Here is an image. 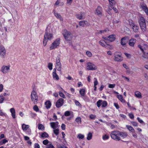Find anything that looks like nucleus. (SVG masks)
I'll return each mask as SVG.
<instances>
[{
	"instance_id": "obj_44",
	"label": "nucleus",
	"mask_w": 148,
	"mask_h": 148,
	"mask_svg": "<svg viewBox=\"0 0 148 148\" xmlns=\"http://www.w3.org/2000/svg\"><path fill=\"white\" fill-rule=\"evenodd\" d=\"M50 142L47 139L43 141L42 143L44 145H46L49 144Z\"/></svg>"
},
{
	"instance_id": "obj_61",
	"label": "nucleus",
	"mask_w": 148,
	"mask_h": 148,
	"mask_svg": "<svg viewBox=\"0 0 148 148\" xmlns=\"http://www.w3.org/2000/svg\"><path fill=\"white\" fill-rule=\"evenodd\" d=\"M124 54L128 58H130L131 57V55L130 54H128L126 53H125Z\"/></svg>"
},
{
	"instance_id": "obj_3",
	"label": "nucleus",
	"mask_w": 148,
	"mask_h": 148,
	"mask_svg": "<svg viewBox=\"0 0 148 148\" xmlns=\"http://www.w3.org/2000/svg\"><path fill=\"white\" fill-rule=\"evenodd\" d=\"M138 23L142 31H145L146 29V24L145 19L142 16L140 17L138 19Z\"/></svg>"
},
{
	"instance_id": "obj_13",
	"label": "nucleus",
	"mask_w": 148,
	"mask_h": 148,
	"mask_svg": "<svg viewBox=\"0 0 148 148\" xmlns=\"http://www.w3.org/2000/svg\"><path fill=\"white\" fill-rule=\"evenodd\" d=\"M128 40V38L127 36H125L122 38L121 40V44L123 46L125 45Z\"/></svg>"
},
{
	"instance_id": "obj_42",
	"label": "nucleus",
	"mask_w": 148,
	"mask_h": 148,
	"mask_svg": "<svg viewBox=\"0 0 148 148\" xmlns=\"http://www.w3.org/2000/svg\"><path fill=\"white\" fill-rule=\"evenodd\" d=\"M129 24L130 26L132 27V26L134 25L135 24L134 22L131 19H129L128 20Z\"/></svg>"
},
{
	"instance_id": "obj_34",
	"label": "nucleus",
	"mask_w": 148,
	"mask_h": 148,
	"mask_svg": "<svg viewBox=\"0 0 148 148\" xmlns=\"http://www.w3.org/2000/svg\"><path fill=\"white\" fill-rule=\"evenodd\" d=\"M77 137L79 140L82 139L84 137V135L82 134H77Z\"/></svg>"
},
{
	"instance_id": "obj_38",
	"label": "nucleus",
	"mask_w": 148,
	"mask_h": 148,
	"mask_svg": "<svg viewBox=\"0 0 148 148\" xmlns=\"http://www.w3.org/2000/svg\"><path fill=\"white\" fill-rule=\"evenodd\" d=\"M106 43L105 41L103 40H101L99 42L100 45L103 47H105L106 46Z\"/></svg>"
},
{
	"instance_id": "obj_25",
	"label": "nucleus",
	"mask_w": 148,
	"mask_h": 148,
	"mask_svg": "<svg viewBox=\"0 0 148 148\" xmlns=\"http://www.w3.org/2000/svg\"><path fill=\"white\" fill-rule=\"evenodd\" d=\"M88 24V22L86 21H82L79 22V25L82 27H84L85 25H87Z\"/></svg>"
},
{
	"instance_id": "obj_64",
	"label": "nucleus",
	"mask_w": 148,
	"mask_h": 148,
	"mask_svg": "<svg viewBox=\"0 0 148 148\" xmlns=\"http://www.w3.org/2000/svg\"><path fill=\"white\" fill-rule=\"evenodd\" d=\"M3 89V86L2 84H0V92H2Z\"/></svg>"
},
{
	"instance_id": "obj_31",
	"label": "nucleus",
	"mask_w": 148,
	"mask_h": 148,
	"mask_svg": "<svg viewBox=\"0 0 148 148\" xmlns=\"http://www.w3.org/2000/svg\"><path fill=\"white\" fill-rule=\"evenodd\" d=\"M126 127L131 132L134 133L135 132V130L132 127L129 125H126Z\"/></svg>"
},
{
	"instance_id": "obj_36",
	"label": "nucleus",
	"mask_w": 148,
	"mask_h": 148,
	"mask_svg": "<svg viewBox=\"0 0 148 148\" xmlns=\"http://www.w3.org/2000/svg\"><path fill=\"white\" fill-rule=\"evenodd\" d=\"M117 97L121 102H124L125 100L123 99L122 95H117Z\"/></svg>"
},
{
	"instance_id": "obj_39",
	"label": "nucleus",
	"mask_w": 148,
	"mask_h": 148,
	"mask_svg": "<svg viewBox=\"0 0 148 148\" xmlns=\"http://www.w3.org/2000/svg\"><path fill=\"white\" fill-rule=\"evenodd\" d=\"M38 128L39 130H43L45 129L44 126L42 124H39L38 125Z\"/></svg>"
},
{
	"instance_id": "obj_2",
	"label": "nucleus",
	"mask_w": 148,
	"mask_h": 148,
	"mask_svg": "<svg viewBox=\"0 0 148 148\" xmlns=\"http://www.w3.org/2000/svg\"><path fill=\"white\" fill-rule=\"evenodd\" d=\"M30 97L32 101L34 104H36L38 103V97L35 86L32 88V90L30 95Z\"/></svg>"
},
{
	"instance_id": "obj_4",
	"label": "nucleus",
	"mask_w": 148,
	"mask_h": 148,
	"mask_svg": "<svg viewBox=\"0 0 148 148\" xmlns=\"http://www.w3.org/2000/svg\"><path fill=\"white\" fill-rule=\"evenodd\" d=\"M53 38V34L50 33H48L46 31L45 34L43 41V45L45 46L47 44L48 40H51Z\"/></svg>"
},
{
	"instance_id": "obj_17",
	"label": "nucleus",
	"mask_w": 148,
	"mask_h": 148,
	"mask_svg": "<svg viewBox=\"0 0 148 148\" xmlns=\"http://www.w3.org/2000/svg\"><path fill=\"white\" fill-rule=\"evenodd\" d=\"M102 12L103 10L102 8L100 6H98L96 10L95 14L99 16H101L102 14Z\"/></svg>"
},
{
	"instance_id": "obj_40",
	"label": "nucleus",
	"mask_w": 148,
	"mask_h": 148,
	"mask_svg": "<svg viewBox=\"0 0 148 148\" xmlns=\"http://www.w3.org/2000/svg\"><path fill=\"white\" fill-rule=\"evenodd\" d=\"M137 120L140 123H141L143 125H145V122L140 117H137Z\"/></svg>"
},
{
	"instance_id": "obj_23",
	"label": "nucleus",
	"mask_w": 148,
	"mask_h": 148,
	"mask_svg": "<svg viewBox=\"0 0 148 148\" xmlns=\"http://www.w3.org/2000/svg\"><path fill=\"white\" fill-rule=\"evenodd\" d=\"M86 89L84 88H82L80 89L79 91V93L82 97L85 96L86 94Z\"/></svg>"
},
{
	"instance_id": "obj_27",
	"label": "nucleus",
	"mask_w": 148,
	"mask_h": 148,
	"mask_svg": "<svg viewBox=\"0 0 148 148\" xmlns=\"http://www.w3.org/2000/svg\"><path fill=\"white\" fill-rule=\"evenodd\" d=\"M29 126L28 125H26L25 124H23L22 125V129L24 131H27L29 128Z\"/></svg>"
},
{
	"instance_id": "obj_5",
	"label": "nucleus",
	"mask_w": 148,
	"mask_h": 148,
	"mask_svg": "<svg viewBox=\"0 0 148 148\" xmlns=\"http://www.w3.org/2000/svg\"><path fill=\"white\" fill-rule=\"evenodd\" d=\"M62 34L64 36L65 39L67 41L71 40L73 36V35L71 32L66 29L63 30Z\"/></svg>"
},
{
	"instance_id": "obj_59",
	"label": "nucleus",
	"mask_w": 148,
	"mask_h": 148,
	"mask_svg": "<svg viewBox=\"0 0 148 148\" xmlns=\"http://www.w3.org/2000/svg\"><path fill=\"white\" fill-rule=\"evenodd\" d=\"M70 112L69 111H66L64 113V115L65 116H68L70 115Z\"/></svg>"
},
{
	"instance_id": "obj_6",
	"label": "nucleus",
	"mask_w": 148,
	"mask_h": 148,
	"mask_svg": "<svg viewBox=\"0 0 148 148\" xmlns=\"http://www.w3.org/2000/svg\"><path fill=\"white\" fill-rule=\"evenodd\" d=\"M138 47L143 53V56L145 58H148V53L144 52V49H146L147 48V45L143 44L138 45Z\"/></svg>"
},
{
	"instance_id": "obj_37",
	"label": "nucleus",
	"mask_w": 148,
	"mask_h": 148,
	"mask_svg": "<svg viewBox=\"0 0 148 148\" xmlns=\"http://www.w3.org/2000/svg\"><path fill=\"white\" fill-rule=\"evenodd\" d=\"M109 30L108 29H107L104 30H100L99 32L97 33L98 34H104L105 32L107 31H109Z\"/></svg>"
},
{
	"instance_id": "obj_30",
	"label": "nucleus",
	"mask_w": 148,
	"mask_h": 148,
	"mask_svg": "<svg viewBox=\"0 0 148 148\" xmlns=\"http://www.w3.org/2000/svg\"><path fill=\"white\" fill-rule=\"evenodd\" d=\"M49 136L48 134L46 132H44L41 134L40 135V137L42 138H47Z\"/></svg>"
},
{
	"instance_id": "obj_56",
	"label": "nucleus",
	"mask_w": 148,
	"mask_h": 148,
	"mask_svg": "<svg viewBox=\"0 0 148 148\" xmlns=\"http://www.w3.org/2000/svg\"><path fill=\"white\" fill-rule=\"evenodd\" d=\"M131 124L134 126L136 127L137 126L138 124V123L135 121H131Z\"/></svg>"
},
{
	"instance_id": "obj_50",
	"label": "nucleus",
	"mask_w": 148,
	"mask_h": 148,
	"mask_svg": "<svg viewBox=\"0 0 148 148\" xmlns=\"http://www.w3.org/2000/svg\"><path fill=\"white\" fill-rule=\"evenodd\" d=\"M56 64L57 65H60V64L59 57H57L56 58Z\"/></svg>"
},
{
	"instance_id": "obj_21",
	"label": "nucleus",
	"mask_w": 148,
	"mask_h": 148,
	"mask_svg": "<svg viewBox=\"0 0 148 148\" xmlns=\"http://www.w3.org/2000/svg\"><path fill=\"white\" fill-rule=\"evenodd\" d=\"M58 122H51L50 123V125L51 127L54 129L58 127Z\"/></svg>"
},
{
	"instance_id": "obj_57",
	"label": "nucleus",
	"mask_w": 148,
	"mask_h": 148,
	"mask_svg": "<svg viewBox=\"0 0 148 148\" xmlns=\"http://www.w3.org/2000/svg\"><path fill=\"white\" fill-rule=\"evenodd\" d=\"M108 87L109 88H113L115 86V84H108Z\"/></svg>"
},
{
	"instance_id": "obj_15",
	"label": "nucleus",
	"mask_w": 148,
	"mask_h": 148,
	"mask_svg": "<svg viewBox=\"0 0 148 148\" xmlns=\"http://www.w3.org/2000/svg\"><path fill=\"white\" fill-rule=\"evenodd\" d=\"M64 103V99L62 98H60L57 101L56 106L57 108H60L62 106Z\"/></svg>"
},
{
	"instance_id": "obj_26",
	"label": "nucleus",
	"mask_w": 148,
	"mask_h": 148,
	"mask_svg": "<svg viewBox=\"0 0 148 148\" xmlns=\"http://www.w3.org/2000/svg\"><path fill=\"white\" fill-rule=\"evenodd\" d=\"M134 94L136 97L139 99L142 98V94L140 92L138 91H136L135 92Z\"/></svg>"
},
{
	"instance_id": "obj_54",
	"label": "nucleus",
	"mask_w": 148,
	"mask_h": 148,
	"mask_svg": "<svg viewBox=\"0 0 148 148\" xmlns=\"http://www.w3.org/2000/svg\"><path fill=\"white\" fill-rule=\"evenodd\" d=\"M74 101L75 104L76 106H81V104H80L79 102L78 101H77L76 100H74Z\"/></svg>"
},
{
	"instance_id": "obj_48",
	"label": "nucleus",
	"mask_w": 148,
	"mask_h": 148,
	"mask_svg": "<svg viewBox=\"0 0 148 148\" xmlns=\"http://www.w3.org/2000/svg\"><path fill=\"white\" fill-rule=\"evenodd\" d=\"M86 53L87 56L88 57H90L92 56V53L90 51H87L86 52Z\"/></svg>"
},
{
	"instance_id": "obj_18",
	"label": "nucleus",
	"mask_w": 148,
	"mask_h": 148,
	"mask_svg": "<svg viewBox=\"0 0 148 148\" xmlns=\"http://www.w3.org/2000/svg\"><path fill=\"white\" fill-rule=\"evenodd\" d=\"M56 68H55L53 69V71L52 73V75L54 79L55 80H58L59 79V77L56 73Z\"/></svg>"
},
{
	"instance_id": "obj_24",
	"label": "nucleus",
	"mask_w": 148,
	"mask_h": 148,
	"mask_svg": "<svg viewBox=\"0 0 148 148\" xmlns=\"http://www.w3.org/2000/svg\"><path fill=\"white\" fill-rule=\"evenodd\" d=\"M55 16L58 19H59L60 21H63V18L61 15L59 13L56 12H54Z\"/></svg>"
},
{
	"instance_id": "obj_28",
	"label": "nucleus",
	"mask_w": 148,
	"mask_h": 148,
	"mask_svg": "<svg viewBox=\"0 0 148 148\" xmlns=\"http://www.w3.org/2000/svg\"><path fill=\"white\" fill-rule=\"evenodd\" d=\"M132 29L134 31L135 33L138 32L139 29V27L135 24L132 26Z\"/></svg>"
},
{
	"instance_id": "obj_12",
	"label": "nucleus",
	"mask_w": 148,
	"mask_h": 148,
	"mask_svg": "<svg viewBox=\"0 0 148 148\" xmlns=\"http://www.w3.org/2000/svg\"><path fill=\"white\" fill-rule=\"evenodd\" d=\"M123 59L120 54L117 53H116L114 54V60L117 62L122 61Z\"/></svg>"
},
{
	"instance_id": "obj_9",
	"label": "nucleus",
	"mask_w": 148,
	"mask_h": 148,
	"mask_svg": "<svg viewBox=\"0 0 148 148\" xmlns=\"http://www.w3.org/2000/svg\"><path fill=\"white\" fill-rule=\"evenodd\" d=\"M6 51L4 47L2 45H0V56L1 58H5Z\"/></svg>"
},
{
	"instance_id": "obj_7",
	"label": "nucleus",
	"mask_w": 148,
	"mask_h": 148,
	"mask_svg": "<svg viewBox=\"0 0 148 148\" xmlns=\"http://www.w3.org/2000/svg\"><path fill=\"white\" fill-rule=\"evenodd\" d=\"M60 42V38H59L56 39L51 45L50 49L51 50L57 48L59 45Z\"/></svg>"
},
{
	"instance_id": "obj_55",
	"label": "nucleus",
	"mask_w": 148,
	"mask_h": 148,
	"mask_svg": "<svg viewBox=\"0 0 148 148\" xmlns=\"http://www.w3.org/2000/svg\"><path fill=\"white\" fill-rule=\"evenodd\" d=\"M89 117L90 119H94L96 118V116L95 115L91 114L90 115Z\"/></svg>"
},
{
	"instance_id": "obj_1",
	"label": "nucleus",
	"mask_w": 148,
	"mask_h": 148,
	"mask_svg": "<svg viewBox=\"0 0 148 148\" xmlns=\"http://www.w3.org/2000/svg\"><path fill=\"white\" fill-rule=\"evenodd\" d=\"M110 136L111 138L115 140L123 141L122 139L126 138L128 136V134L125 132L114 131L112 132Z\"/></svg>"
},
{
	"instance_id": "obj_60",
	"label": "nucleus",
	"mask_w": 148,
	"mask_h": 148,
	"mask_svg": "<svg viewBox=\"0 0 148 148\" xmlns=\"http://www.w3.org/2000/svg\"><path fill=\"white\" fill-rule=\"evenodd\" d=\"M64 93L66 94V95L69 98H71V95L70 94L67 92L66 91H64Z\"/></svg>"
},
{
	"instance_id": "obj_33",
	"label": "nucleus",
	"mask_w": 148,
	"mask_h": 148,
	"mask_svg": "<svg viewBox=\"0 0 148 148\" xmlns=\"http://www.w3.org/2000/svg\"><path fill=\"white\" fill-rule=\"evenodd\" d=\"M92 134L90 132H89L87 135V140H90L92 138Z\"/></svg>"
},
{
	"instance_id": "obj_63",
	"label": "nucleus",
	"mask_w": 148,
	"mask_h": 148,
	"mask_svg": "<svg viewBox=\"0 0 148 148\" xmlns=\"http://www.w3.org/2000/svg\"><path fill=\"white\" fill-rule=\"evenodd\" d=\"M61 128L63 130H64L66 128V125L63 123H62L61 126Z\"/></svg>"
},
{
	"instance_id": "obj_58",
	"label": "nucleus",
	"mask_w": 148,
	"mask_h": 148,
	"mask_svg": "<svg viewBox=\"0 0 148 148\" xmlns=\"http://www.w3.org/2000/svg\"><path fill=\"white\" fill-rule=\"evenodd\" d=\"M56 68L59 71H60L61 70V65H56Z\"/></svg>"
},
{
	"instance_id": "obj_11",
	"label": "nucleus",
	"mask_w": 148,
	"mask_h": 148,
	"mask_svg": "<svg viewBox=\"0 0 148 148\" xmlns=\"http://www.w3.org/2000/svg\"><path fill=\"white\" fill-rule=\"evenodd\" d=\"M103 38L105 40H108L112 42L114 41L116 39V36L115 35L112 34L109 35L108 37H103Z\"/></svg>"
},
{
	"instance_id": "obj_41",
	"label": "nucleus",
	"mask_w": 148,
	"mask_h": 148,
	"mask_svg": "<svg viewBox=\"0 0 148 148\" xmlns=\"http://www.w3.org/2000/svg\"><path fill=\"white\" fill-rule=\"evenodd\" d=\"M0 98L1 99H0V104L2 103L5 100V97H3V95H2V94H1L0 95Z\"/></svg>"
},
{
	"instance_id": "obj_49",
	"label": "nucleus",
	"mask_w": 148,
	"mask_h": 148,
	"mask_svg": "<svg viewBox=\"0 0 148 148\" xmlns=\"http://www.w3.org/2000/svg\"><path fill=\"white\" fill-rule=\"evenodd\" d=\"M59 95L60 97H62L63 98L65 99L66 98L65 95L61 92H59Z\"/></svg>"
},
{
	"instance_id": "obj_22",
	"label": "nucleus",
	"mask_w": 148,
	"mask_h": 148,
	"mask_svg": "<svg viewBox=\"0 0 148 148\" xmlns=\"http://www.w3.org/2000/svg\"><path fill=\"white\" fill-rule=\"evenodd\" d=\"M10 111L11 113L13 119H15L16 118L15 115V110L14 108H11L10 110Z\"/></svg>"
},
{
	"instance_id": "obj_20",
	"label": "nucleus",
	"mask_w": 148,
	"mask_h": 148,
	"mask_svg": "<svg viewBox=\"0 0 148 148\" xmlns=\"http://www.w3.org/2000/svg\"><path fill=\"white\" fill-rule=\"evenodd\" d=\"M86 68L88 70H94L97 69V67L96 65H87Z\"/></svg>"
},
{
	"instance_id": "obj_14",
	"label": "nucleus",
	"mask_w": 148,
	"mask_h": 148,
	"mask_svg": "<svg viewBox=\"0 0 148 148\" xmlns=\"http://www.w3.org/2000/svg\"><path fill=\"white\" fill-rule=\"evenodd\" d=\"M142 10L145 12L147 15H148V8L146 5L144 3H142L140 5Z\"/></svg>"
},
{
	"instance_id": "obj_45",
	"label": "nucleus",
	"mask_w": 148,
	"mask_h": 148,
	"mask_svg": "<svg viewBox=\"0 0 148 148\" xmlns=\"http://www.w3.org/2000/svg\"><path fill=\"white\" fill-rule=\"evenodd\" d=\"M33 109L36 112H37L39 111V109L38 106L35 105L33 107Z\"/></svg>"
},
{
	"instance_id": "obj_62",
	"label": "nucleus",
	"mask_w": 148,
	"mask_h": 148,
	"mask_svg": "<svg viewBox=\"0 0 148 148\" xmlns=\"http://www.w3.org/2000/svg\"><path fill=\"white\" fill-rule=\"evenodd\" d=\"M34 148H40V146L39 144L36 143L34 144Z\"/></svg>"
},
{
	"instance_id": "obj_10",
	"label": "nucleus",
	"mask_w": 148,
	"mask_h": 148,
	"mask_svg": "<svg viewBox=\"0 0 148 148\" xmlns=\"http://www.w3.org/2000/svg\"><path fill=\"white\" fill-rule=\"evenodd\" d=\"M75 16L77 19L81 20L85 19L86 15L84 12H81L79 13L76 14Z\"/></svg>"
},
{
	"instance_id": "obj_19",
	"label": "nucleus",
	"mask_w": 148,
	"mask_h": 148,
	"mask_svg": "<svg viewBox=\"0 0 148 148\" xmlns=\"http://www.w3.org/2000/svg\"><path fill=\"white\" fill-rule=\"evenodd\" d=\"M136 42V40L134 38H132L129 40L128 44L130 46L134 47Z\"/></svg>"
},
{
	"instance_id": "obj_35",
	"label": "nucleus",
	"mask_w": 148,
	"mask_h": 148,
	"mask_svg": "<svg viewBox=\"0 0 148 148\" xmlns=\"http://www.w3.org/2000/svg\"><path fill=\"white\" fill-rule=\"evenodd\" d=\"M110 6L111 7H113V5L115 4V1L114 0H108Z\"/></svg>"
},
{
	"instance_id": "obj_32",
	"label": "nucleus",
	"mask_w": 148,
	"mask_h": 148,
	"mask_svg": "<svg viewBox=\"0 0 148 148\" xmlns=\"http://www.w3.org/2000/svg\"><path fill=\"white\" fill-rule=\"evenodd\" d=\"M75 121L78 124H81L82 122L81 118L79 116L77 117L75 119Z\"/></svg>"
},
{
	"instance_id": "obj_47",
	"label": "nucleus",
	"mask_w": 148,
	"mask_h": 148,
	"mask_svg": "<svg viewBox=\"0 0 148 148\" xmlns=\"http://www.w3.org/2000/svg\"><path fill=\"white\" fill-rule=\"evenodd\" d=\"M53 133L56 135H58L59 133V130L58 129H54L53 131Z\"/></svg>"
},
{
	"instance_id": "obj_43",
	"label": "nucleus",
	"mask_w": 148,
	"mask_h": 148,
	"mask_svg": "<svg viewBox=\"0 0 148 148\" xmlns=\"http://www.w3.org/2000/svg\"><path fill=\"white\" fill-rule=\"evenodd\" d=\"M46 148H55V147L51 142L47 145Z\"/></svg>"
},
{
	"instance_id": "obj_16",
	"label": "nucleus",
	"mask_w": 148,
	"mask_h": 148,
	"mask_svg": "<svg viewBox=\"0 0 148 148\" xmlns=\"http://www.w3.org/2000/svg\"><path fill=\"white\" fill-rule=\"evenodd\" d=\"M10 66L9 65H3L1 68V71L4 73H7L10 70Z\"/></svg>"
},
{
	"instance_id": "obj_46",
	"label": "nucleus",
	"mask_w": 148,
	"mask_h": 148,
	"mask_svg": "<svg viewBox=\"0 0 148 148\" xmlns=\"http://www.w3.org/2000/svg\"><path fill=\"white\" fill-rule=\"evenodd\" d=\"M94 86H96L98 84L97 78L96 77L94 78Z\"/></svg>"
},
{
	"instance_id": "obj_51",
	"label": "nucleus",
	"mask_w": 148,
	"mask_h": 148,
	"mask_svg": "<svg viewBox=\"0 0 148 148\" xmlns=\"http://www.w3.org/2000/svg\"><path fill=\"white\" fill-rule=\"evenodd\" d=\"M26 131V134L30 135L31 134V130L29 128Z\"/></svg>"
},
{
	"instance_id": "obj_29",
	"label": "nucleus",
	"mask_w": 148,
	"mask_h": 148,
	"mask_svg": "<svg viewBox=\"0 0 148 148\" xmlns=\"http://www.w3.org/2000/svg\"><path fill=\"white\" fill-rule=\"evenodd\" d=\"M45 105L46 108L47 109L50 108L51 105V102L49 101H47L45 102Z\"/></svg>"
},
{
	"instance_id": "obj_8",
	"label": "nucleus",
	"mask_w": 148,
	"mask_h": 148,
	"mask_svg": "<svg viewBox=\"0 0 148 148\" xmlns=\"http://www.w3.org/2000/svg\"><path fill=\"white\" fill-rule=\"evenodd\" d=\"M107 105L108 103L106 101L99 100L97 102V105L98 108L100 107L101 106L102 108H105L107 106Z\"/></svg>"
},
{
	"instance_id": "obj_53",
	"label": "nucleus",
	"mask_w": 148,
	"mask_h": 148,
	"mask_svg": "<svg viewBox=\"0 0 148 148\" xmlns=\"http://www.w3.org/2000/svg\"><path fill=\"white\" fill-rule=\"evenodd\" d=\"M109 138V136L107 135H105L103 136V139L104 140H106L108 139Z\"/></svg>"
},
{
	"instance_id": "obj_52",
	"label": "nucleus",
	"mask_w": 148,
	"mask_h": 148,
	"mask_svg": "<svg viewBox=\"0 0 148 148\" xmlns=\"http://www.w3.org/2000/svg\"><path fill=\"white\" fill-rule=\"evenodd\" d=\"M129 117L131 119H133L134 118V116L132 113H130L128 114Z\"/></svg>"
}]
</instances>
